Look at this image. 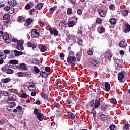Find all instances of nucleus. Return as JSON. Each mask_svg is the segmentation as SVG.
<instances>
[{
	"label": "nucleus",
	"mask_w": 130,
	"mask_h": 130,
	"mask_svg": "<svg viewBox=\"0 0 130 130\" xmlns=\"http://www.w3.org/2000/svg\"><path fill=\"white\" fill-rule=\"evenodd\" d=\"M90 107H93L94 105V108L96 109L99 107L100 105V98L96 97L95 100L92 99L89 103Z\"/></svg>",
	"instance_id": "nucleus-1"
},
{
	"label": "nucleus",
	"mask_w": 130,
	"mask_h": 130,
	"mask_svg": "<svg viewBox=\"0 0 130 130\" xmlns=\"http://www.w3.org/2000/svg\"><path fill=\"white\" fill-rule=\"evenodd\" d=\"M2 38L5 40V43H11L12 42V40L10 39V36L9 34H4L3 35Z\"/></svg>",
	"instance_id": "nucleus-2"
},
{
	"label": "nucleus",
	"mask_w": 130,
	"mask_h": 130,
	"mask_svg": "<svg viewBox=\"0 0 130 130\" xmlns=\"http://www.w3.org/2000/svg\"><path fill=\"white\" fill-rule=\"evenodd\" d=\"M67 62L70 64H73L76 61V57L74 56H68L67 59Z\"/></svg>",
	"instance_id": "nucleus-3"
},
{
	"label": "nucleus",
	"mask_w": 130,
	"mask_h": 130,
	"mask_svg": "<svg viewBox=\"0 0 130 130\" xmlns=\"http://www.w3.org/2000/svg\"><path fill=\"white\" fill-rule=\"evenodd\" d=\"M31 36L32 38H37L39 37V33L37 32V30L36 29L32 30Z\"/></svg>",
	"instance_id": "nucleus-4"
},
{
	"label": "nucleus",
	"mask_w": 130,
	"mask_h": 130,
	"mask_svg": "<svg viewBox=\"0 0 130 130\" xmlns=\"http://www.w3.org/2000/svg\"><path fill=\"white\" fill-rule=\"evenodd\" d=\"M124 71H122L121 72L119 73L118 76V80L120 81V82H122V79L124 78Z\"/></svg>",
	"instance_id": "nucleus-5"
},
{
	"label": "nucleus",
	"mask_w": 130,
	"mask_h": 130,
	"mask_svg": "<svg viewBox=\"0 0 130 130\" xmlns=\"http://www.w3.org/2000/svg\"><path fill=\"white\" fill-rule=\"evenodd\" d=\"M119 44L120 47H121L122 48H125V47H127V43L125 40L123 41H121L119 42Z\"/></svg>",
	"instance_id": "nucleus-6"
},
{
	"label": "nucleus",
	"mask_w": 130,
	"mask_h": 130,
	"mask_svg": "<svg viewBox=\"0 0 130 130\" xmlns=\"http://www.w3.org/2000/svg\"><path fill=\"white\" fill-rule=\"evenodd\" d=\"M98 13L100 17H105L106 16V12L102 9H98Z\"/></svg>",
	"instance_id": "nucleus-7"
},
{
	"label": "nucleus",
	"mask_w": 130,
	"mask_h": 130,
	"mask_svg": "<svg viewBox=\"0 0 130 130\" xmlns=\"http://www.w3.org/2000/svg\"><path fill=\"white\" fill-rule=\"evenodd\" d=\"M27 47H32V49L33 50H34L35 48H36L37 47V44H36V43L32 44V43H31V42H28L27 43Z\"/></svg>",
	"instance_id": "nucleus-8"
},
{
	"label": "nucleus",
	"mask_w": 130,
	"mask_h": 130,
	"mask_svg": "<svg viewBox=\"0 0 130 130\" xmlns=\"http://www.w3.org/2000/svg\"><path fill=\"white\" fill-rule=\"evenodd\" d=\"M19 69H20L22 71H25L28 69V67L24 63H21L20 64V66H19Z\"/></svg>",
	"instance_id": "nucleus-9"
},
{
	"label": "nucleus",
	"mask_w": 130,
	"mask_h": 130,
	"mask_svg": "<svg viewBox=\"0 0 130 130\" xmlns=\"http://www.w3.org/2000/svg\"><path fill=\"white\" fill-rule=\"evenodd\" d=\"M8 4L11 7H16L17 5V1L16 0H10L8 1Z\"/></svg>",
	"instance_id": "nucleus-10"
},
{
	"label": "nucleus",
	"mask_w": 130,
	"mask_h": 130,
	"mask_svg": "<svg viewBox=\"0 0 130 130\" xmlns=\"http://www.w3.org/2000/svg\"><path fill=\"white\" fill-rule=\"evenodd\" d=\"M105 90L106 92H109L110 91V84L107 82L105 83Z\"/></svg>",
	"instance_id": "nucleus-11"
},
{
	"label": "nucleus",
	"mask_w": 130,
	"mask_h": 130,
	"mask_svg": "<svg viewBox=\"0 0 130 130\" xmlns=\"http://www.w3.org/2000/svg\"><path fill=\"white\" fill-rule=\"evenodd\" d=\"M44 117V115L43 114L40 113L38 115H37V118L40 121H43V118Z\"/></svg>",
	"instance_id": "nucleus-12"
},
{
	"label": "nucleus",
	"mask_w": 130,
	"mask_h": 130,
	"mask_svg": "<svg viewBox=\"0 0 130 130\" xmlns=\"http://www.w3.org/2000/svg\"><path fill=\"white\" fill-rule=\"evenodd\" d=\"M49 31L51 34H54L56 36L58 35V31L55 28H53V29L52 28H50Z\"/></svg>",
	"instance_id": "nucleus-13"
},
{
	"label": "nucleus",
	"mask_w": 130,
	"mask_h": 130,
	"mask_svg": "<svg viewBox=\"0 0 130 130\" xmlns=\"http://www.w3.org/2000/svg\"><path fill=\"white\" fill-rule=\"evenodd\" d=\"M9 93L7 92V91H5L4 90L0 91V98L3 96V97H9Z\"/></svg>",
	"instance_id": "nucleus-14"
},
{
	"label": "nucleus",
	"mask_w": 130,
	"mask_h": 130,
	"mask_svg": "<svg viewBox=\"0 0 130 130\" xmlns=\"http://www.w3.org/2000/svg\"><path fill=\"white\" fill-rule=\"evenodd\" d=\"M13 52H14V55L15 56H20V55H22V54H23V52H22V51H18V50H14L13 51Z\"/></svg>",
	"instance_id": "nucleus-15"
},
{
	"label": "nucleus",
	"mask_w": 130,
	"mask_h": 130,
	"mask_svg": "<svg viewBox=\"0 0 130 130\" xmlns=\"http://www.w3.org/2000/svg\"><path fill=\"white\" fill-rule=\"evenodd\" d=\"M125 26L126 29H125L124 30V33H129V32H130V25L127 24V23H126Z\"/></svg>",
	"instance_id": "nucleus-16"
},
{
	"label": "nucleus",
	"mask_w": 130,
	"mask_h": 130,
	"mask_svg": "<svg viewBox=\"0 0 130 130\" xmlns=\"http://www.w3.org/2000/svg\"><path fill=\"white\" fill-rule=\"evenodd\" d=\"M40 76L42 78H47L48 77V75H47V73H46V72H43V71H40Z\"/></svg>",
	"instance_id": "nucleus-17"
},
{
	"label": "nucleus",
	"mask_w": 130,
	"mask_h": 130,
	"mask_svg": "<svg viewBox=\"0 0 130 130\" xmlns=\"http://www.w3.org/2000/svg\"><path fill=\"white\" fill-rule=\"evenodd\" d=\"M108 107V105L107 104H104L101 107V110H102V111H105L107 110Z\"/></svg>",
	"instance_id": "nucleus-18"
},
{
	"label": "nucleus",
	"mask_w": 130,
	"mask_h": 130,
	"mask_svg": "<svg viewBox=\"0 0 130 130\" xmlns=\"http://www.w3.org/2000/svg\"><path fill=\"white\" fill-rule=\"evenodd\" d=\"M1 81L2 82V83L3 84H8V83H9V82L11 81V78H6L5 79H2L1 80Z\"/></svg>",
	"instance_id": "nucleus-19"
},
{
	"label": "nucleus",
	"mask_w": 130,
	"mask_h": 130,
	"mask_svg": "<svg viewBox=\"0 0 130 130\" xmlns=\"http://www.w3.org/2000/svg\"><path fill=\"white\" fill-rule=\"evenodd\" d=\"M75 24H76V22L74 21H68V26L69 27H74V26H75Z\"/></svg>",
	"instance_id": "nucleus-20"
},
{
	"label": "nucleus",
	"mask_w": 130,
	"mask_h": 130,
	"mask_svg": "<svg viewBox=\"0 0 130 130\" xmlns=\"http://www.w3.org/2000/svg\"><path fill=\"white\" fill-rule=\"evenodd\" d=\"M92 66H94V67H97L98 66H99V64H100V62H99V61L96 59H93L92 61Z\"/></svg>",
	"instance_id": "nucleus-21"
},
{
	"label": "nucleus",
	"mask_w": 130,
	"mask_h": 130,
	"mask_svg": "<svg viewBox=\"0 0 130 130\" xmlns=\"http://www.w3.org/2000/svg\"><path fill=\"white\" fill-rule=\"evenodd\" d=\"M77 43L78 45H80V46H83V39L81 37H79L77 39Z\"/></svg>",
	"instance_id": "nucleus-22"
},
{
	"label": "nucleus",
	"mask_w": 130,
	"mask_h": 130,
	"mask_svg": "<svg viewBox=\"0 0 130 130\" xmlns=\"http://www.w3.org/2000/svg\"><path fill=\"white\" fill-rule=\"evenodd\" d=\"M68 115H69V118H71V119H75L76 118L75 114H74V113H73V112H68Z\"/></svg>",
	"instance_id": "nucleus-23"
},
{
	"label": "nucleus",
	"mask_w": 130,
	"mask_h": 130,
	"mask_svg": "<svg viewBox=\"0 0 130 130\" xmlns=\"http://www.w3.org/2000/svg\"><path fill=\"white\" fill-rule=\"evenodd\" d=\"M6 74H8V75H12V74H14V70L10 69V67L7 68V69L6 70Z\"/></svg>",
	"instance_id": "nucleus-24"
},
{
	"label": "nucleus",
	"mask_w": 130,
	"mask_h": 130,
	"mask_svg": "<svg viewBox=\"0 0 130 130\" xmlns=\"http://www.w3.org/2000/svg\"><path fill=\"white\" fill-rule=\"evenodd\" d=\"M3 20L4 21L11 20L10 15L9 14H6L3 16Z\"/></svg>",
	"instance_id": "nucleus-25"
},
{
	"label": "nucleus",
	"mask_w": 130,
	"mask_h": 130,
	"mask_svg": "<svg viewBox=\"0 0 130 130\" xmlns=\"http://www.w3.org/2000/svg\"><path fill=\"white\" fill-rule=\"evenodd\" d=\"M101 119L102 121H105V120H107V116L105 115L104 114H101Z\"/></svg>",
	"instance_id": "nucleus-26"
},
{
	"label": "nucleus",
	"mask_w": 130,
	"mask_h": 130,
	"mask_svg": "<svg viewBox=\"0 0 130 130\" xmlns=\"http://www.w3.org/2000/svg\"><path fill=\"white\" fill-rule=\"evenodd\" d=\"M53 105L55 106V107H56V108H58L59 109H61L62 108L61 105H60L59 103L56 102H54Z\"/></svg>",
	"instance_id": "nucleus-27"
},
{
	"label": "nucleus",
	"mask_w": 130,
	"mask_h": 130,
	"mask_svg": "<svg viewBox=\"0 0 130 130\" xmlns=\"http://www.w3.org/2000/svg\"><path fill=\"white\" fill-rule=\"evenodd\" d=\"M98 87L101 88L103 90H105V83L104 82H101L98 84Z\"/></svg>",
	"instance_id": "nucleus-28"
},
{
	"label": "nucleus",
	"mask_w": 130,
	"mask_h": 130,
	"mask_svg": "<svg viewBox=\"0 0 130 130\" xmlns=\"http://www.w3.org/2000/svg\"><path fill=\"white\" fill-rule=\"evenodd\" d=\"M41 96L42 98H43V99H44V100H48V95H47V94H46L45 93H42Z\"/></svg>",
	"instance_id": "nucleus-29"
},
{
	"label": "nucleus",
	"mask_w": 130,
	"mask_h": 130,
	"mask_svg": "<svg viewBox=\"0 0 130 130\" xmlns=\"http://www.w3.org/2000/svg\"><path fill=\"white\" fill-rule=\"evenodd\" d=\"M93 53H94V49L89 48L88 50L87 54H88V55H93Z\"/></svg>",
	"instance_id": "nucleus-30"
},
{
	"label": "nucleus",
	"mask_w": 130,
	"mask_h": 130,
	"mask_svg": "<svg viewBox=\"0 0 130 130\" xmlns=\"http://www.w3.org/2000/svg\"><path fill=\"white\" fill-rule=\"evenodd\" d=\"M110 23L111 25H115L116 24V19L114 18L110 19Z\"/></svg>",
	"instance_id": "nucleus-31"
},
{
	"label": "nucleus",
	"mask_w": 130,
	"mask_h": 130,
	"mask_svg": "<svg viewBox=\"0 0 130 130\" xmlns=\"http://www.w3.org/2000/svg\"><path fill=\"white\" fill-rule=\"evenodd\" d=\"M9 63L10 64H18V63H19V61L16 59L11 60L9 61Z\"/></svg>",
	"instance_id": "nucleus-32"
},
{
	"label": "nucleus",
	"mask_w": 130,
	"mask_h": 130,
	"mask_svg": "<svg viewBox=\"0 0 130 130\" xmlns=\"http://www.w3.org/2000/svg\"><path fill=\"white\" fill-rule=\"evenodd\" d=\"M122 16H123V17H126V16H128V10H125L122 11Z\"/></svg>",
	"instance_id": "nucleus-33"
},
{
	"label": "nucleus",
	"mask_w": 130,
	"mask_h": 130,
	"mask_svg": "<svg viewBox=\"0 0 130 130\" xmlns=\"http://www.w3.org/2000/svg\"><path fill=\"white\" fill-rule=\"evenodd\" d=\"M17 21L20 23H22V22H25V17L20 16Z\"/></svg>",
	"instance_id": "nucleus-34"
},
{
	"label": "nucleus",
	"mask_w": 130,
	"mask_h": 130,
	"mask_svg": "<svg viewBox=\"0 0 130 130\" xmlns=\"http://www.w3.org/2000/svg\"><path fill=\"white\" fill-rule=\"evenodd\" d=\"M32 63H33L34 64H36L37 66H38V64H40V61H39V60H38L36 58H35L32 60Z\"/></svg>",
	"instance_id": "nucleus-35"
},
{
	"label": "nucleus",
	"mask_w": 130,
	"mask_h": 130,
	"mask_svg": "<svg viewBox=\"0 0 130 130\" xmlns=\"http://www.w3.org/2000/svg\"><path fill=\"white\" fill-rule=\"evenodd\" d=\"M35 84H33V85H31L28 87L29 91H34L35 90Z\"/></svg>",
	"instance_id": "nucleus-36"
},
{
	"label": "nucleus",
	"mask_w": 130,
	"mask_h": 130,
	"mask_svg": "<svg viewBox=\"0 0 130 130\" xmlns=\"http://www.w3.org/2000/svg\"><path fill=\"white\" fill-rule=\"evenodd\" d=\"M16 49H18V50H24V46H23V45H17L16 46Z\"/></svg>",
	"instance_id": "nucleus-37"
},
{
	"label": "nucleus",
	"mask_w": 130,
	"mask_h": 130,
	"mask_svg": "<svg viewBox=\"0 0 130 130\" xmlns=\"http://www.w3.org/2000/svg\"><path fill=\"white\" fill-rule=\"evenodd\" d=\"M57 9V7L54 6L50 9L49 12L50 13H51V14H53V13H54V11H55V10H56Z\"/></svg>",
	"instance_id": "nucleus-38"
},
{
	"label": "nucleus",
	"mask_w": 130,
	"mask_h": 130,
	"mask_svg": "<svg viewBox=\"0 0 130 130\" xmlns=\"http://www.w3.org/2000/svg\"><path fill=\"white\" fill-rule=\"evenodd\" d=\"M34 69L35 73H36L37 74H39L40 70H39V68H38L37 66H34Z\"/></svg>",
	"instance_id": "nucleus-39"
},
{
	"label": "nucleus",
	"mask_w": 130,
	"mask_h": 130,
	"mask_svg": "<svg viewBox=\"0 0 130 130\" xmlns=\"http://www.w3.org/2000/svg\"><path fill=\"white\" fill-rule=\"evenodd\" d=\"M43 7V4L42 3H39L37 5V9L38 10H41Z\"/></svg>",
	"instance_id": "nucleus-40"
},
{
	"label": "nucleus",
	"mask_w": 130,
	"mask_h": 130,
	"mask_svg": "<svg viewBox=\"0 0 130 130\" xmlns=\"http://www.w3.org/2000/svg\"><path fill=\"white\" fill-rule=\"evenodd\" d=\"M15 106H16V103L14 102H11L9 105V107L10 108H14Z\"/></svg>",
	"instance_id": "nucleus-41"
},
{
	"label": "nucleus",
	"mask_w": 130,
	"mask_h": 130,
	"mask_svg": "<svg viewBox=\"0 0 130 130\" xmlns=\"http://www.w3.org/2000/svg\"><path fill=\"white\" fill-rule=\"evenodd\" d=\"M9 14L12 15V14H14V12H15V9L13 7H10L9 10H8Z\"/></svg>",
	"instance_id": "nucleus-42"
},
{
	"label": "nucleus",
	"mask_w": 130,
	"mask_h": 130,
	"mask_svg": "<svg viewBox=\"0 0 130 130\" xmlns=\"http://www.w3.org/2000/svg\"><path fill=\"white\" fill-rule=\"evenodd\" d=\"M64 102H66L67 104H71L72 103V99L68 97Z\"/></svg>",
	"instance_id": "nucleus-43"
},
{
	"label": "nucleus",
	"mask_w": 130,
	"mask_h": 130,
	"mask_svg": "<svg viewBox=\"0 0 130 130\" xmlns=\"http://www.w3.org/2000/svg\"><path fill=\"white\" fill-rule=\"evenodd\" d=\"M111 103H112L113 104H116L117 103V101H116V99L114 98H112L110 100Z\"/></svg>",
	"instance_id": "nucleus-44"
},
{
	"label": "nucleus",
	"mask_w": 130,
	"mask_h": 130,
	"mask_svg": "<svg viewBox=\"0 0 130 130\" xmlns=\"http://www.w3.org/2000/svg\"><path fill=\"white\" fill-rule=\"evenodd\" d=\"M19 97H21L22 98H27L28 97V95L26 94L25 93H23L21 94V93H18Z\"/></svg>",
	"instance_id": "nucleus-45"
},
{
	"label": "nucleus",
	"mask_w": 130,
	"mask_h": 130,
	"mask_svg": "<svg viewBox=\"0 0 130 130\" xmlns=\"http://www.w3.org/2000/svg\"><path fill=\"white\" fill-rule=\"evenodd\" d=\"M34 113L36 115H38V114H39V113H40L39 112V108L37 109V108H35L34 110Z\"/></svg>",
	"instance_id": "nucleus-46"
},
{
	"label": "nucleus",
	"mask_w": 130,
	"mask_h": 130,
	"mask_svg": "<svg viewBox=\"0 0 130 130\" xmlns=\"http://www.w3.org/2000/svg\"><path fill=\"white\" fill-rule=\"evenodd\" d=\"M10 22H11V20L4 21L3 22L4 26H6V27H8V25L10 24Z\"/></svg>",
	"instance_id": "nucleus-47"
},
{
	"label": "nucleus",
	"mask_w": 130,
	"mask_h": 130,
	"mask_svg": "<svg viewBox=\"0 0 130 130\" xmlns=\"http://www.w3.org/2000/svg\"><path fill=\"white\" fill-rule=\"evenodd\" d=\"M103 21V20H102V19H101L100 18H98L96 20V22L97 24H99V25H100V24L102 23Z\"/></svg>",
	"instance_id": "nucleus-48"
},
{
	"label": "nucleus",
	"mask_w": 130,
	"mask_h": 130,
	"mask_svg": "<svg viewBox=\"0 0 130 130\" xmlns=\"http://www.w3.org/2000/svg\"><path fill=\"white\" fill-rule=\"evenodd\" d=\"M8 68V65L6 64L4 67L2 68V72H5V73H7V69Z\"/></svg>",
	"instance_id": "nucleus-49"
},
{
	"label": "nucleus",
	"mask_w": 130,
	"mask_h": 130,
	"mask_svg": "<svg viewBox=\"0 0 130 130\" xmlns=\"http://www.w3.org/2000/svg\"><path fill=\"white\" fill-rule=\"evenodd\" d=\"M72 12H73V10H72V8H68L67 11L68 15H71V14H72Z\"/></svg>",
	"instance_id": "nucleus-50"
},
{
	"label": "nucleus",
	"mask_w": 130,
	"mask_h": 130,
	"mask_svg": "<svg viewBox=\"0 0 130 130\" xmlns=\"http://www.w3.org/2000/svg\"><path fill=\"white\" fill-rule=\"evenodd\" d=\"M40 50L42 52H44L46 50V47L44 45H42L40 48Z\"/></svg>",
	"instance_id": "nucleus-51"
},
{
	"label": "nucleus",
	"mask_w": 130,
	"mask_h": 130,
	"mask_svg": "<svg viewBox=\"0 0 130 130\" xmlns=\"http://www.w3.org/2000/svg\"><path fill=\"white\" fill-rule=\"evenodd\" d=\"M105 31L104 27H101L99 29V33L102 34Z\"/></svg>",
	"instance_id": "nucleus-52"
},
{
	"label": "nucleus",
	"mask_w": 130,
	"mask_h": 130,
	"mask_svg": "<svg viewBox=\"0 0 130 130\" xmlns=\"http://www.w3.org/2000/svg\"><path fill=\"white\" fill-rule=\"evenodd\" d=\"M31 23H32L31 18H29L26 20V24H27V25H30Z\"/></svg>",
	"instance_id": "nucleus-53"
},
{
	"label": "nucleus",
	"mask_w": 130,
	"mask_h": 130,
	"mask_svg": "<svg viewBox=\"0 0 130 130\" xmlns=\"http://www.w3.org/2000/svg\"><path fill=\"white\" fill-rule=\"evenodd\" d=\"M23 77H25V78L30 77V74H29V73L27 72H23Z\"/></svg>",
	"instance_id": "nucleus-54"
},
{
	"label": "nucleus",
	"mask_w": 130,
	"mask_h": 130,
	"mask_svg": "<svg viewBox=\"0 0 130 130\" xmlns=\"http://www.w3.org/2000/svg\"><path fill=\"white\" fill-rule=\"evenodd\" d=\"M10 100L12 101H17V96L16 95H13L11 97Z\"/></svg>",
	"instance_id": "nucleus-55"
},
{
	"label": "nucleus",
	"mask_w": 130,
	"mask_h": 130,
	"mask_svg": "<svg viewBox=\"0 0 130 130\" xmlns=\"http://www.w3.org/2000/svg\"><path fill=\"white\" fill-rule=\"evenodd\" d=\"M115 8V5L114 4H111L109 5L110 10H113Z\"/></svg>",
	"instance_id": "nucleus-56"
},
{
	"label": "nucleus",
	"mask_w": 130,
	"mask_h": 130,
	"mask_svg": "<svg viewBox=\"0 0 130 130\" xmlns=\"http://www.w3.org/2000/svg\"><path fill=\"white\" fill-rule=\"evenodd\" d=\"M25 9L26 10H30L31 9V5L29 4H27L25 6Z\"/></svg>",
	"instance_id": "nucleus-57"
},
{
	"label": "nucleus",
	"mask_w": 130,
	"mask_h": 130,
	"mask_svg": "<svg viewBox=\"0 0 130 130\" xmlns=\"http://www.w3.org/2000/svg\"><path fill=\"white\" fill-rule=\"evenodd\" d=\"M77 14L78 15H79V16H81V15H82V14H83V11H82L81 9H79L77 10Z\"/></svg>",
	"instance_id": "nucleus-58"
},
{
	"label": "nucleus",
	"mask_w": 130,
	"mask_h": 130,
	"mask_svg": "<svg viewBox=\"0 0 130 130\" xmlns=\"http://www.w3.org/2000/svg\"><path fill=\"white\" fill-rule=\"evenodd\" d=\"M24 44V41L19 40L17 41V45H23Z\"/></svg>",
	"instance_id": "nucleus-59"
},
{
	"label": "nucleus",
	"mask_w": 130,
	"mask_h": 130,
	"mask_svg": "<svg viewBox=\"0 0 130 130\" xmlns=\"http://www.w3.org/2000/svg\"><path fill=\"white\" fill-rule=\"evenodd\" d=\"M11 91H12L13 93L14 94H19V91L16 89H12Z\"/></svg>",
	"instance_id": "nucleus-60"
},
{
	"label": "nucleus",
	"mask_w": 130,
	"mask_h": 130,
	"mask_svg": "<svg viewBox=\"0 0 130 130\" xmlns=\"http://www.w3.org/2000/svg\"><path fill=\"white\" fill-rule=\"evenodd\" d=\"M50 70L51 69L50 67H46L45 68V71L47 72V73L50 72Z\"/></svg>",
	"instance_id": "nucleus-61"
},
{
	"label": "nucleus",
	"mask_w": 130,
	"mask_h": 130,
	"mask_svg": "<svg viewBox=\"0 0 130 130\" xmlns=\"http://www.w3.org/2000/svg\"><path fill=\"white\" fill-rule=\"evenodd\" d=\"M109 129L110 130H114L115 129V125H111L109 126Z\"/></svg>",
	"instance_id": "nucleus-62"
},
{
	"label": "nucleus",
	"mask_w": 130,
	"mask_h": 130,
	"mask_svg": "<svg viewBox=\"0 0 130 130\" xmlns=\"http://www.w3.org/2000/svg\"><path fill=\"white\" fill-rule=\"evenodd\" d=\"M76 58H77V61H80V55L79 54H76Z\"/></svg>",
	"instance_id": "nucleus-63"
},
{
	"label": "nucleus",
	"mask_w": 130,
	"mask_h": 130,
	"mask_svg": "<svg viewBox=\"0 0 130 130\" xmlns=\"http://www.w3.org/2000/svg\"><path fill=\"white\" fill-rule=\"evenodd\" d=\"M130 127V125L129 124H126L124 125V128L125 129H129Z\"/></svg>",
	"instance_id": "nucleus-64"
}]
</instances>
